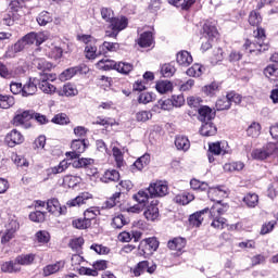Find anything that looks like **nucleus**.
Masks as SVG:
<instances>
[{"label": "nucleus", "mask_w": 278, "mask_h": 278, "mask_svg": "<svg viewBox=\"0 0 278 278\" xmlns=\"http://www.w3.org/2000/svg\"><path fill=\"white\" fill-rule=\"evenodd\" d=\"M265 38L266 31L264 28L257 27V29L254 30V41L247 39L242 47V51H244V53H251L254 55H260V53L268 51V45L264 42Z\"/></svg>", "instance_id": "nucleus-1"}, {"label": "nucleus", "mask_w": 278, "mask_h": 278, "mask_svg": "<svg viewBox=\"0 0 278 278\" xmlns=\"http://www.w3.org/2000/svg\"><path fill=\"white\" fill-rule=\"evenodd\" d=\"M78 42H83L86 45L85 47V58L87 60H97L99 58V51L97 48V38L92 37L91 35H77Z\"/></svg>", "instance_id": "nucleus-2"}, {"label": "nucleus", "mask_w": 278, "mask_h": 278, "mask_svg": "<svg viewBox=\"0 0 278 278\" xmlns=\"http://www.w3.org/2000/svg\"><path fill=\"white\" fill-rule=\"evenodd\" d=\"M127 25H129L127 17H115L112 22L109 23V26L106 27V38H117L118 34H121L123 29H127Z\"/></svg>", "instance_id": "nucleus-3"}, {"label": "nucleus", "mask_w": 278, "mask_h": 278, "mask_svg": "<svg viewBox=\"0 0 278 278\" xmlns=\"http://www.w3.org/2000/svg\"><path fill=\"white\" fill-rule=\"evenodd\" d=\"M58 75L55 74H40L37 86L39 90H41V92H43L45 94H55L58 93V88L49 81H55Z\"/></svg>", "instance_id": "nucleus-4"}, {"label": "nucleus", "mask_w": 278, "mask_h": 278, "mask_svg": "<svg viewBox=\"0 0 278 278\" xmlns=\"http://www.w3.org/2000/svg\"><path fill=\"white\" fill-rule=\"evenodd\" d=\"M270 155H276L278 157V142H269L262 149H256L252 152L253 160H266Z\"/></svg>", "instance_id": "nucleus-5"}, {"label": "nucleus", "mask_w": 278, "mask_h": 278, "mask_svg": "<svg viewBox=\"0 0 278 278\" xmlns=\"http://www.w3.org/2000/svg\"><path fill=\"white\" fill-rule=\"evenodd\" d=\"M225 213V210L222 208L220 205H214L210 210V216L212 218L211 226L214 227V229H225V225L227 224V219L223 218V214Z\"/></svg>", "instance_id": "nucleus-6"}, {"label": "nucleus", "mask_w": 278, "mask_h": 278, "mask_svg": "<svg viewBox=\"0 0 278 278\" xmlns=\"http://www.w3.org/2000/svg\"><path fill=\"white\" fill-rule=\"evenodd\" d=\"M87 148L86 139H74L71 146L72 152H67L66 156L71 157V160H77Z\"/></svg>", "instance_id": "nucleus-7"}, {"label": "nucleus", "mask_w": 278, "mask_h": 278, "mask_svg": "<svg viewBox=\"0 0 278 278\" xmlns=\"http://www.w3.org/2000/svg\"><path fill=\"white\" fill-rule=\"evenodd\" d=\"M150 197H166L168 194V185L162 180L150 184L148 188Z\"/></svg>", "instance_id": "nucleus-8"}, {"label": "nucleus", "mask_w": 278, "mask_h": 278, "mask_svg": "<svg viewBox=\"0 0 278 278\" xmlns=\"http://www.w3.org/2000/svg\"><path fill=\"white\" fill-rule=\"evenodd\" d=\"M157 205H160V201L152 200L146 207V211L143 212L144 218H147L151 223L160 220V207H157Z\"/></svg>", "instance_id": "nucleus-9"}, {"label": "nucleus", "mask_w": 278, "mask_h": 278, "mask_svg": "<svg viewBox=\"0 0 278 278\" xmlns=\"http://www.w3.org/2000/svg\"><path fill=\"white\" fill-rule=\"evenodd\" d=\"M31 118H34V111H25L20 109L15 113L13 125H15V127H23L25 123H28V121H31Z\"/></svg>", "instance_id": "nucleus-10"}, {"label": "nucleus", "mask_w": 278, "mask_h": 278, "mask_svg": "<svg viewBox=\"0 0 278 278\" xmlns=\"http://www.w3.org/2000/svg\"><path fill=\"white\" fill-rule=\"evenodd\" d=\"M4 142H7L8 147L14 148L16 144H23V142H25V137L21 131L13 129L7 134Z\"/></svg>", "instance_id": "nucleus-11"}, {"label": "nucleus", "mask_w": 278, "mask_h": 278, "mask_svg": "<svg viewBox=\"0 0 278 278\" xmlns=\"http://www.w3.org/2000/svg\"><path fill=\"white\" fill-rule=\"evenodd\" d=\"M74 168H87L88 175H97L98 169L94 167V160L81 157L73 163Z\"/></svg>", "instance_id": "nucleus-12"}, {"label": "nucleus", "mask_w": 278, "mask_h": 278, "mask_svg": "<svg viewBox=\"0 0 278 278\" xmlns=\"http://www.w3.org/2000/svg\"><path fill=\"white\" fill-rule=\"evenodd\" d=\"M207 190L208 199H211L212 201H216L217 203H220L219 199L227 198V188H225L224 186L211 188L208 187Z\"/></svg>", "instance_id": "nucleus-13"}, {"label": "nucleus", "mask_w": 278, "mask_h": 278, "mask_svg": "<svg viewBox=\"0 0 278 278\" xmlns=\"http://www.w3.org/2000/svg\"><path fill=\"white\" fill-rule=\"evenodd\" d=\"M47 210L56 216H62V214H66L67 211L66 206H62L60 201L55 198L49 199L47 201Z\"/></svg>", "instance_id": "nucleus-14"}, {"label": "nucleus", "mask_w": 278, "mask_h": 278, "mask_svg": "<svg viewBox=\"0 0 278 278\" xmlns=\"http://www.w3.org/2000/svg\"><path fill=\"white\" fill-rule=\"evenodd\" d=\"M36 92H38V78H29L28 81L22 86V97H33Z\"/></svg>", "instance_id": "nucleus-15"}, {"label": "nucleus", "mask_w": 278, "mask_h": 278, "mask_svg": "<svg viewBox=\"0 0 278 278\" xmlns=\"http://www.w3.org/2000/svg\"><path fill=\"white\" fill-rule=\"evenodd\" d=\"M229 146L227 142H214L208 144V153L213 155H227L229 153Z\"/></svg>", "instance_id": "nucleus-16"}, {"label": "nucleus", "mask_w": 278, "mask_h": 278, "mask_svg": "<svg viewBox=\"0 0 278 278\" xmlns=\"http://www.w3.org/2000/svg\"><path fill=\"white\" fill-rule=\"evenodd\" d=\"M89 199H92V194L89 192H83L76 198L66 202L67 207H81V205H86Z\"/></svg>", "instance_id": "nucleus-17"}, {"label": "nucleus", "mask_w": 278, "mask_h": 278, "mask_svg": "<svg viewBox=\"0 0 278 278\" xmlns=\"http://www.w3.org/2000/svg\"><path fill=\"white\" fill-rule=\"evenodd\" d=\"M198 112L201 123H212L211 121L216 117V112L207 105L201 106Z\"/></svg>", "instance_id": "nucleus-18"}, {"label": "nucleus", "mask_w": 278, "mask_h": 278, "mask_svg": "<svg viewBox=\"0 0 278 278\" xmlns=\"http://www.w3.org/2000/svg\"><path fill=\"white\" fill-rule=\"evenodd\" d=\"M56 94H59V97H77V94H79V90H77L75 85L67 83L56 90Z\"/></svg>", "instance_id": "nucleus-19"}, {"label": "nucleus", "mask_w": 278, "mask_h": 278, "mask_svg": "<svg viewBox=\"0 0 278 278\" xmlns=\"http://www.w3.org/2000/svg\"><path fill=\"white\" fill-rule=\"evenodd\" d=\"M141 247H143L142 252L144 255H150V253L157 251L160 248V241H157L155 237H152L147 239L144 243H141Z\"/></svg>", "instance_id": "nucleus-20"}, {"label": "nucleus", "mask_w": 278, "mask_h": 278, "mask_svg": "<svg viewBox=\"0 0 278 278\" xmlns=\"http://www.w3.org/2000/svg\"><path fill=\"white\" fill-rule=\"evenodd\" d=\"M70 166L71 162H68V160H63L59 163V165L47 168L46 175H48V177H51L52 175H60L61 173H64V170H66Z\"/></svg>", "instance_id": "nucleus-21"}, {"label": "nucleus", "mask_w": 278, "mask_h": 278, "mask_svg": "<svg viewBox=\"0 0 278 278\" xmlns=\"http://www.w3.org/2000/svg\"><path fill=\"white\" fill-rule=\"evenodd\" d=\"M218 36V30L216 29V26L212 24V22L204 23L202 27V38L214 40Z\"/></svg>", "instance_id": "nucleus-22"}, {"label": "nucleus", "mask_w": 278, "mask_h": 278, "mask_svg": "<svg viewBox=\"0 0 278 278\" xmlns=\"http://www.w3.org/2000/svg\"><path fill=\"white\" fill-rule=\"evenodd\" d=\"M210 212V208H203L201 211H198L189 216V223L192 227H201L203 225L204 217L203 215L207 214Z\"/></svg>", "instance_id": "nucleus-23"}, {"label": "nucleus", "mask_w": 278, "mask_h": 278, "mask_svg": "<svg viewBox=\"0 0 278 278\" xmlns=\"http://www.w3.org/2000/svg\"><path fill=\"white\" fill-rule=\"evenodd\" d=\"M64 261H59L54 264H50L47 265L46 267H43V277H51V275H55V273H60V270H62V268H64Z\"/></svg>", "instance_id": "nucleus-24"}, {"label": "nucleus", "mask_w": 278, "mask_h": 278, "mask_svg": "<svg viewBox=\"0 0 278 278\" xmlns=\"http://www.w3.org/2000/svg\"><path fill=\"white\" fill-rule=\"evenodd\" d=\"M121 49V45L118 42H110V41H104L100 47H99V54L106 55V53H114Z\"/></svg>", "instance_id": "nucleus-25"}, {"label": "nucleus", "mask_w": 278, "mask_h": 278, "mask_svg": "<svg viewBox=\"0 0 278 278\" xmlns=\"http://www.w3.org/2000/svg\"><path fill=\"white\" fill-rule=\"evenodd\" d=\"M176 62L179 64V66H190L193 62L192 54L186 50H182L177 53Z\"/></svg>", "instance_id": "nucleus-26"}, {"label": "nucleus", "mask_w": 278, "mask_h": 278, "mask_svg": "<svg viewBox=\"0 0 278 278\" xmlns=\"http://www.w3.org/2000/svg\"><path fill=\"white\" fill-rule=\"evenodd\" d=\"M167 247L170 249V251H177L178 253H181V251L186 249V239L181 237L174 238L173 240L168 241Z\"/></svg>", "instance_id": "nucleus-27"}, {"label": "nucleus", "mask_w": 278, "mask_h": 278, "mask_svg": "<svg viewBox=\"0 0 278 278\" xmlns=\"http://www.w3.org/2000/svg\"><path fill=\"white\" fill-rule=\"evenodd\" d=\"M34 64L38 71H41L40 75H45L46 73L51 72L53 68V63L47 61L46 59H36Z\"/></svg>", "instance_id": "nucleus-28"}, {"label": "nucleus", "mask_w": 278, "mask_h": 278, "mask_svg": "<svg viewBox=\"0 0 278 278\" xmlns=\"http://www.w3.org/2000/svg\"><path fill=\"white\" fill-rule=\"evenodd\" d=\"M139 47L142 49H147V47H151L153 45V33L151 31H144L140 35V37L137 40Z\"/></svg>", "instance_id": "nucleus-29"}, {"label": "nucleus", "mask_w": 278, "mask_h": 278, "mask_svg": "<svg viewBox=\"0 0 278 278\" xmlns=\"http://www.w3.org/2000/svg\"><path fill=\"white\" fill-rule=\"evenodd\" d=\"M77 73H81V67H79V66L70 67V68L63 71L59 75V79H60V81H68V79H73V77H75V75H77Z\"/></svg>", "instance_id": "nucleus-30"}, {"label": "nucleus", "mask_w": 278, "mask_h": 278, "mask_svg": "<svg viewBox=\"0 0 278 278\" xmlns=\"http://www.w3.org/2000/svg\"><path fill=\"white\" fill-rule=\"evenodd\" d=\"M34 260H36V254H21L16 256L15 264H17V266H31Z\"/></svg>", "instance_id": "nucleus-31"}, {"label": "nucleus", "mask_w": 278, "mask_h": 278, "mask_svg": "<svg viewBox=\"0 0 278 278\" xmlns=\"http://www.w3.org/2000/svg\"><path fill=\"white\" fill-rule=\"evenodd\" d=\"M121 174L116 169H108L101 177L102 184H110L111 181H118Z\"/></svg>", "instance_id": "nucleus-32"}, {"label": "nucleus", "mask_w": 278, "mask_h": 278, "mask_svg": "<svg viewBox=\"0 0 278 278\" xmlns=\"http://www.w3.org/2000/svg\"><path fill=\"white\" fill-rule=\"evenodd\" d=\"M149 189L139 190L137 193L132 195L134 201L147 207V203H149Z\"/></svg>", "instance_id": "nucleus-33"}, {"label": "nucleus", "mask_w": 278, "mask_h": 278, "mask_svg": "<svg viewBox=\"0 0 278 278\" xmlns=\"http://www.w3.org/2000/svg\"><path fill=\"white\" fill-rule=\"evenodd\" d=\"M117 64L114 60L102 59L97 63V68L100 71H116Z\"/></svg>", "instance_id": "nucleus-34"}, {"label": "nucleus", "mask_w": 278, "mask_h": 278, "mask_svg": "<svg viewBox=\"0 0 278 278\" xmlns=\"http://www.w3.org/2000/svg\"><path fill=\"white\" fill-rule=\"evenodd\" d=\"M175 147L178 151H188L190 149V140L186 136L178 135L175 139Z\"/></svg>", "instance_id": "nucleus-35"}, {"label": "nucleus", "mask_w": 278, "mask_h": 278, "mask_svg": "<svg viewBox=\"0 0 278 278\" xmlns=\"http://www.w3.org/2000/svg\"><path fill=\"white\" fill-rule=\"evenodd\" d=\"M218 129L212 122L203 123L200 129L201 136H216Z\"/></svg>", "instance_id": "nucleus-36"}, {"label": "nucleus", "mask_w": 278, "mask_h": 278, "mask_svg": "<svg viewBox=\"0 0 278 278\" xmlns=\"http://www.w3.org/2000/svg\"><path fill=\"white\" fill-rule=\"evenodd\" d=\"M127 223H129V219L125 217V215L118 214L112 218L111 226L113 227V229H123V227H125Z\"/></svg>", "instance_id": "nucleus-37"}, {"label": "nucleus", "mask_w": 278, "mask_h": 278, "mask_svg": "<svg viewBox=\"0 0 278 278\" xmlns=\"http://www.w3.org/2000/svg\"><path fill=\"white\" fill-rule=\"evenodd\" d=\"M2 273H18L21 271V266L17 265L16 261H8L1 265Z\"/></svg>", "instance_id": "nucleus-38"}, {"label": "nucleus", "mask_w": 278, "mask_h": 278, "mask_svg": "<svg viewBox=\"0 0 278 278\" xmlns=\"http://www.w3.org/2000/svg\"><path fill=\"white\" fill-rule=\"evenodd\" d=\"M14 103H16V100L13 96L0 94L1 110H10V108H13Z\"/></svg>", "instance_id": "nucleus-39"}, {"label": "nucleus", "mask_w": 278, "mask_h": 278, "mask_svg": "<svg viewBox=\"0 0 278 278\" xmlns=\"http://www.w3.org/2000/svg\"><path fill=\"white\" fill-rule=\"evenodd\" d=\"M37 23L41 27H46L49 23H53V16L48 11H41L37 16Z\"/></svg>", "instance_id": "nucleus-40"}, {"label": "nucleus", "mask_w": 278, "mask_h": 278, "mask_svg": "<svg viewBox=\"0 0 278 278\" xmlns=\"http://www.w3.org/2000/svg\"><path fill=\"white\" fill-rule=\"evenodd\" d=\"M149 164H151V154L144 153L134 163V166L137 170H142V168H146Z\"/></svg>", "instance_id": "nucleus-41"}, {"label": "nucleus", "mask_w": 278, "mask_h": 278, "mask_svg": "<svg viewBox=\"0 0 278 278\" xmlns=\"http://www.w3.org/2000/svg\"><path fill=\"white\" fill-rule=\"evenodd\" d=\"M175 203L178 205H188L191 201H194V195L192 193H180L174 198Z\"/></svg>", "instance_id": "nucleus-42"}, {"label": "nucleus", "mask_w": 278, "mask_h": 278, "mask_svg": "<svg viewBox=\"0 0 278 278\" xmlns=\"http://www.w3.org/2000/svg\"><path fill=\"white\" fill-rule=\"evenodd\" d=\"M243 168H244V163L240 162V161L231 162V163H226L224 165L225 173H235L236 170L240 172Z\"/></svg>", "instance_id": "nucleus-43"}, {"label": "nucleus", "mask_w": 278, "mask_h": 278, "mask_svg": "<svg viewBox=\"0 0 278 278\" xmlns=\"http://www.w3.org/2000/svg\"><path fill=\"white\" fill-rule=\"evenodd\" d=\"M51 240V235L47 230H39L35 235V242L38 244H47Z\"/></svg>", "instance_id": "nucleus-44"}, {"label": "nucleus", "mask_w": 278, "mask_h": 278, "mask_svg": "<svg viewBox=\"0 0 278 278\" xmlns=\"http://www.w3.org/2000/svg\"><path fill=\"white\" fill-rule=\"evenodd\" d=\"M155 88L160 94H166V92H170L173 90V83L168 80H161L156 83Z\"/></svg>", "instance_id": "nucleus-45"}, {"label": "nucleus", "mask_w": 278, "mask_h": 278, "mask_svg": "<svg viewBox=\"0 0 278 278\" xmlns=\"http://www.w3.org/2000/svg\"><path fill=\"white\" fill-rule=\"evenodd\" d=\"M247 134L250 138H258L262 134V125L260 123L253 122L247 129Z\"/></svg>", "instance_id": "nucleus-46"}, {"label": "nucleus", "mask_w": 278, "mask_h": 278, "mask_svg": "<svg viewBox=\"0 0 278 278\" xmlns=\"http://www.w3.org/2000/svg\"><path fill=\"white\" fill-rule=\"evenodd\" d=\"M215 108L218 112H223V110H229L231 108V102L229 101V96H225L219 98L216 101Z\"/></svg>", "instance_id": "nucleus-47"}, {"label": "nucleus", "mask_w": 278, "mask_h": 278, "mask_svg": "<svg viewBox=\"0 0 278 278\" xmlns=\"http://www.w3.org/2000/svg\"><path fill=\"white\" fill-rule=\"evenodd\" d=\"M63 184L68 188H75L76 186H79V184H81V177L67 175L63 178Z\"/></svg>", "instance_id": "nucleus-48"}, {"label": "nucleus", "mask_w": 278, "mask_h": 278, "mask_svg": "<svg viewBox=\"0 0 278 278\" xmlns=\"http://www.w3.org/2000/svg\"><path fill=\"white\" fill-rule=\"evenodd\" d=\"M247 207H255L260 203V197L256 193H248L243 198Z\"/></svg>", "instance_id": "nucleus-49"}, {"label": "nucleus", "mask_w": 278, "mask_h": 278, "mask_svg": "<svg viewBox=\"0 0 278 278\" xmlns=\"http://www.w3.org/2000/svg\"><path fill=\"white\" fill-rule=\"evenodd\" d=\"M112 151L117 168H123L125 166V159L123 157V152L116 147H114Z\"/></svg>", "instance_id": "nucleus-50"}, {"label": "nucleus", "mask_w": 278, "mask_h": 278, "mask_svg": "<svg viewBox=\"0 0 278 278\" xmlns=\"http://www.w3.org/2000/svg\"><path fill=\"white\" fill-rule=\"evenodd\" d=\"M115 71H117V73H121L122 75H129V73L134 71V65L127 62H119L117 63Z\"/></svg>", "instance_id": "nucleus-51"}, {"label": "nucleus", "mask_w": 278, "mask_h": 278, "mask_svg": "<svg viewBox=\"0 0 278 278\" xmlns=\"http://www.w3.org/2000/svg\"><path fill=\"white\" fill-rule=\"evenodd\" d=\"M100 14L101 18H103L105 23H110L115 18L114 10H112L111 8L102 7L100 9Z\"/></svg>", "instance_id": "nucleus-52"}, {"label": "nucleus", "mask_w": 278, "mask_h": 278, "mask_svg": "<svg viewBox=\"0 0 278 278\" xmlns=\"http://www.w3.org/2000/svg\"><path fill=\"white\" fill-rule=\"evenodd\" d=\"M135 118L137 123H147V121L153 118V113H151V111H139L136 113Z\"/></svg>", "instance_id": "nucleus-53"}, {"label": "nucleus", "mask_w": 278, "mask_h": 278, "mask_svg": "<svg viewBox=\"0 0 278 278\" xmlns=\"http://www.w3.org/2000/svg\"><path fill=\"white\" fill-rule=\"evenodd\" d=\"M203 66L201 64H193L191 67H189L186 72L188 77H201L203 75Z\"/></svg>", "instance_id": "nucleus-54"}, {"label": "nucleus", "mask_w": 278, "mask_h": 278, "mask_svg": "<svg viewBox=\"0 0 278 278\" xmlns=\"http://www.w3.org/2000/svg\"><path fill=\"white\" fill-rule=\"evenodd\" d=\"M190 186L192 190H200V192H205L210 188V185L207 182L200 181L199 179H191Z\"/></svg>", "instance_id": "nucleus-55"}, {"label": "nucleus", "mask_w": 278, "mask_h": 278, "mask_svg": "<svg viewBox=\"0 0 278 278\" xmlns=\"http://www.w3.org/2000/svg\"><path fill=\"white\" fill-rule=\"evenodd\" d=\"M52 123H54L55 125H68V123H71V118H68V115H66V113H59L54 115V117L52 118Z\"/></svg>", "instance_id": "nucleus-56"}, {"label": "nucleus", "mask_w": 278, "mask_h": 278, "mask_svg": "<svg viewBox=\"0 0 278 278\" xmlns=\"http://www.w3.org/2000/svg\"><path fill=\"white\" fill-rule=\"evenodd\" d=\"M118 199H121V192H115L104 202V208L112 210V207H115L116 203H118Z\"/></svg>", "instance_id": "nucleus-57"}, {"label": "nucleus", "mask_w": 278, "mask_h": 278, "mask_svg": "<svg viewBox=\"0 0 278 278\" xmlns=\"http://www.w3.org/2000/svg\"><path fill=\"white\" fill-rule=\"evenodd\" d=\"M176 71L175 66L170 63H166L161 67L163 77H173Z\"/></svg>", "instance_id": "nucleus-58"}, {"label": "nucleus", "mask_w": 278, "mask_h": 278, "mask_svg": "<svg viewBox=\"0 0 278 278\" xmlns=\"http://www.w3.org/2000/svg\"><path fill=\"white\" fill-rule=\"evenodd\" d=\"M63 53H64V51L62 50L61 47L52 45L50 48V51L48 52V55L52 60H60V58H62Z\"/></svg>", "instance_id": "nucleus-59"}, {"label": "nucleus", "mask_w": 278, "mask_h": 278, "mask_svg": "<svg viewBox=\"0 0 278 278\" xmlns=\"http://www.w3.org/2000/svg\"><path fill=\"white\" fill-rule=\"evenodd\" d=\"M149 268V262L148 261H141L137 264V266L134 269L135 277H140L142 273L147 271Z\"/></svg>", "instance_id": "nucleus-60"}, {"label": "nucleus", "mask_w": 278, "mask_h": 278, "mask_svg": "<svg viewBox=\"0 0 278 278\" xmlns=\"http://www.w3.org/2000/svg\"><path fill=\"white\" fill-rule=\"evenodd\" d=\"M249 23L252 25V27H258L262 23V15H260V13L256 11H252L249 15Z\"/></svg>", "instance_id": "nucleus-61"}, {"label": "nucleus", "mask_w": 278, "mask_h": 278, "mask_svg": "<svg viewBox=\"0 0 278 278\" xmlns=\"http://www.w3.org/2000/svg\"><path fill=\"white\" fill-rule=\"evenodd\" d=\"M202 90L207 97H214V94H216L218 91V83H212L210 85H206L203 87Z\"/></svg>", "instance_id": "nucleus-62"}, {"label": "nucleus", "mask_w": 278, "mask_h": 278, "mask_svg": "<svg viewBox=\"0 0 278 278\" xmlns=\"http://www.w3.org/2000/svg\"><path fill=\"white\" fill-rule=\"evenodd\" d=\"M91 251H94L98 255H109L110 253V248L103 245V244H97L93 243L90 247Z\"/></svg>", "instance_id": "nucleus-63"}, {"label": "nucleus", "mask_w": 278, "mask_h": 278, "mask_svg": "<svg viewBox=\"0 0 278 278\" xmlns=\"http://www.w3.org/2000/svg\"><path fill=\"white\" fill-rule=\"evenodd\" d=\"M73 227H75V229H88V227H90V225H92V223L87 222L85 218H78V219H74L72 222Z\"/></svg>", "instance_id": "nucleus-64"}]
</instances>
